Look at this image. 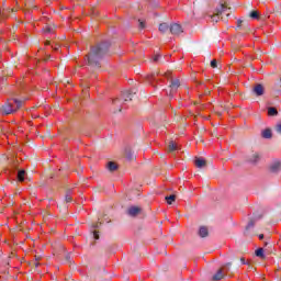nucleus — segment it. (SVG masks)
<instances>
[{"mask_svg": "<svg viewBox=\"0 0 281 281\" xmlns=\"http://www.w3.org/2000/svg\"><path fill=\"white\" fill-rule=\"evenodd\" d=\"M109 47H111L109 42H102L95 46H92L90 53L87 55L88 65H90V67L100 69V60H102V58L109 52Z\"/></svg>", "mask_w": 281, "mask_h": 281, "instance_id": "1", "label": "nucleus"}, {"mask_svg": "<svg viewBox=\"0 0 281 281\" xmlns=\"http://www.w3.org/2000/svg\"><path fill=\"white\" fill-rule=\"evenodd\" d=\"M21 104H22V102L16 99H9L5 102V104H3L0 108V112L2 113V115H10L12 113H16V111H19V109H21Z\"/></svg>", "mask_w": 281, "mask_h": 281, "instance_id": "2", "label": "nucleus"}, {"mask_svg": "<svg viewBox=\"0 0 281 281\" xmlns=\"http://www.w3.org/2000/svg\"><path fill=\"white\" fill-rule=\"evenodd\" d=\"M229 267H232V263H227L213 276V280L218 281L223 280L225 278V272L229 271Z\"/></svg>", "mask_w": 281, "mask_h": 281, "instance_id": "3", "label": "nucleus"}, {"mask_svg": "<svg viewBox=\"0 0 281 281\" xmlns=\"http://www.w3.org/2000/svg\"><path fill=\"white\" fill-rule=\"evenodd\" d=\"M179 87H181V81H179V79H171V83L169 86L170 98H172V95H175V93H177V89H179Z\"/></svg>", "mask_w": 281, "mask_h": 281, "instance_id": "4", "label": "nucleus"}, {"mask_svg": "<svg viewBox=\"0 0 281 281\" xmlns=\"http://www.w3.org/2000/svg\"><path fill=\"white\" fill-rule=\"evenodd\" d=\"M227 10V4H221L217 9V13L212 16V20L215 21L216 19H218V16H221V14H226V16H229V13H226Z\"/></svg>", "mask_w": 281, "mask_h": 281, "instance_id": "5", "label": "nucleus"}, {"mask_svg": "<svg viewBox=\"0 0 281 281\" xmlns=\"http://www.w3.org/2000/svg\"><path fill=\"white\" fill-rule=\"evenodd\" d=\"M170 32L173 34V36H179V34H183V29L181 27V24L173 23L170 26Z\"/></svg>", "mask_w": 281, "mask_h": 281, "instance_id": "6", "label": "nucleus"}, {"mask_svg": "<svg viewBox=\"0 0 281 281\" xmlns=\"http://www.w3.org/2000/svg\"><path fill=\"white\" fill-rule=\"evenodd\" d=\"M247 161L249 164H258V161H260V154L258 151H254L248 156Z\"/></svg>", "mask_w": 281, "mask_h": 281, "instance_id": "7", "label": "nucleus"}, {"mask_svg": "<svg viewBox=\"0 0 281 281\" xmlns=\"http://www.w3.org/2000/svg\"><path fill=\"white\" fill-rule=\"evenodd\" d=\"M270 172H280L281 170V161L280 160H274L270 164Z\"/></svg>", "mask_w": 281, "mask_h": 281, "instance_id": "8", "label": "nucleus"}, {"mask_svg": "<svg viewBox=\"0 0 281 281\" xmlns=\"http://www.w3.org/2000/svg\"><path fill=\"white\" fill-rule=\"evenodd\" d=\"M140 212H142V207L139 206H131L127 210L128 216H137V214H139Z\"/></svg>", "mask_w": 281, "mask_h": 281, "instance_id": "9", "label": "nucleus"}, {"mask_svg": "<svg viewBox=\"0 0 281 281\" xmlns=\"http://www.w3.org/2000/svg\"><path fill=\"white\" fill-rule=\"evenodd\" d=\"M254 93L257 94V95H263L265 93V86L263 85H260V83H257L254 89H252Z\"/></svg>", "mask_w": 281, "mask_h": 281, "instance_id": "10", "label": "nucleus"}, {"mask_svg": "<svg viewBox=\"0 0 281 281\" xmlns=\"http://www.w3.org/2000/svg\"><path fill=\"white\" fill-rule=\"evenodd\" d=\"M175 150H179V146H177V143H175V140H171L168 145V153H175Z\"/></svg>", "mask_w": 281, "mask_h": 281, "instance_id": "11", "label": "nucleus"}, {"mask_svg": "<svg viewBox=\"0 0 281 281\" xmlns=\"http://www.w3.org/2000/svg\"><path fill=\"white\" fill-rule=\"evenodd\" d=\"M122 98H123L124 102H128V101L133 100V92L125 91V92H123Z\"/></svg>", "mask_w": 281, "mask_h": 281, "instance_id": "12", "label": "nucleus"}, {"mask_svg": "<svg viewBox=\"0 0 281 281\" xmlns=\"http://www.w3.org/2000/svg\"><path fill=\"white\" fill-rule=\"evenodd\" d=\"M195 166L196 168H205L206 161L202 158H195Z\"/></svg>", "mask_w": 281, "mask_h": 281, "instance_id": "13", "label": "nucleus"}, {"mask_svg": "<svg viewBox=\"0 0 281 281\" xmlns=\"http://www.w3.org/2000/svg\"><path fill=\"white\" fill-rule=\"evenodd\" d=\"M261 136L263 137V139H271V137H272L271 130L270 128L265 130L261 133Z\"/></svg>", "mask_w": 281, "mask_h": 281, "instance_id": "14", "label": "nucleus"}, {"mask_svg": "<svg viewBox=\"0 0 281 281\" xmlns=\"http://www.w3.org/2000/svg\"><path fill=\"white\" fill-rule=\"evenodd\" d=\"M157 76H159V72H153L147 76L148 82H157Z\"/></svg>", "mask_w": 281, "mask_h": 281, "instance_id": "15", "label": "nucleus"}, {"mask_svg": "<svg viewBox=\"0 0 281 281\" xmlns=\"http://www.w3.org/2000/svg\"><path fill=\"white\" fill-rule=\"evenodd\" d=\"M106 168H108V170H110V172H115V170H117V164L110 161V162H108Z\"/></svg>", "mask_w": 281, "mask_h": 281, "instance_id": "16", "label": "nucleus"}, {"mask_svg": "<svg viewBox=\"0 0 281 281\" xmlns=\"http://www.w3.org/2000/svg\"><path fill=\"white\" fill-rule=\"evenodd\" d=\"M168 30H170V26H168V23H161L159 25V32H161V34H166V32H168Z\"/></svg>", "mask_w": 281, "mask_h": 281, "instance_id": "17", "label": "nucleus"}, {"mask_svg": "<svg viewBox=\"0 0 281 281\" xmlns=\"http://www.w3.org/2000/svg\"><path fill=\"white\" fill-rule=\"evenodd\" d=\"M165 199H166L168 205H172V203H175V201H177V195H175V194L167 195Z\"/></svg>", "mask_w": 281, "mask_h": 281, "instance_id": "18", "label": "nucleus"}, {"mask_svg": "<svg viewBox=\"0 0 281 281\" xmlns=\"http://www.w3.org/2000/svg\"><path fill=\"white\" fill-rule=\"evenodd\" d=\"M207 234H209L207 227H205V226L200 227L199 236H201V238H205L207 236Z\"/></svg>", "mask_w": 281, "mask_h": 281, "instance_id": "19", "label": "nucleus"}, {"mask_svg": "<svg viewBox=\"0 0 281 281\" xmlns=\"http://www.w3.org/2000/svg\"><path fill=\"white\" fill-rule=\"evenodd\" d=\"M18 180L23 183V181H25V170H20L18 172Z\"/></svg>", "mask_w": 281, "mask_h": 281, "instance_id": "20", "label": "nucleus"}, {"mask_svg": "<svg viewBox=\"0 0 281 281\" xmlns=\"http://www.w3.org/2000/svg\"><path fill=\"white\" fill-rule=\"evenodd\" d=\"M257 258H265V249L263 248H258L256 251H255Z\"/></svg>", "mask_w": 281, "mask_h": 281, "instance_id": "21", "label": "nucleus"}, {"mask_svg": "<svg viewBox=\"0 0 281 281\" xmlns=\"http://www.w3.org/2000/svg\"><path fill=\"white\" fill-rule=\"evenodd\" d=\"M268 115H270V116L278 115V110L276 108H269L268 109Z\"/></svg>", "mask_w": 281, "mask_h": 281, "instance_id": "22", "label": "nucleus"}, {"mask_svg": "<svg viewBox=\"0 0 281 281\" xmlns=\"http://www.w3.org/2000/svg\"><path fill=\"white\" fill-rule=\"evenodd\" d=\"M250 19H255V20L260 19V13L258 11H251Z\"/></svg>", "mask_w": 281, "mask_h": 281, "instance_id": "23", "label": "nucleus"}, {"mask_svg": "<svg viewBox=\"0 0 281 281\" xmlns=\"http://www.w3.org/2000/svg\"><path fill=\"white\" fill-rule=\"evenodd\" d=\"M112 103L114 104V106H122V99L116 98L112 101Z\"/></svg>", "mask_w": 281, "mask_h": 281, "instance_id": "24", "label": "nucleus"}, {"mask_svg": "<svg viewBox=\"0 0 281 281\" xmlns=\"http://www.w3.org/2000/svg\"><path fill=\"white\" fill-rule=\"evenodd\" d=\"M211 67H212L213 69H216V67H218V63L216 61V59H213V60L211 61Z\"/></svg>", "mask_w": 281, "mask_h": 281, "instance_id": "25", "label": "nucleus"}, {"mask_svg": "<svg viewBox=\"0 0 281 281\" xmlns=\"http://www.w3.org/2000/svg\"><path fill=\"white\" fill-rule=\"evenodd\" d=\"M93 238L94 240H100V235L98 234L97 231H93Z\"/></svg>", "mask_w": 281, "mask_h": 281, "instance_id": "26", "label": "nucleus"}, {"mask_svg": "<svg viewBox=\"0 0 281 281\" xmlns=\"http://www.w3.org/2000/svg\"><path fill=\"white\" fill-rule=\"evenodd\" d=\"M100 225H102V223L97 222V223L92 224V228L98 229V227H100Z\"/></svg>", "mask_w": 281, "mask_h": 281, "instance_id": "27", "label": "nucleus"}, {"mask_svg": "<svg viewBox=\"0 0 281 281\" xmlns=\"http://www.w3.org/2000/svg\"><path fill=\"white\" fill-rule=\"evenodd\" d=\"M276 131L281 135V123L277 124Z\"/></svg>", "mask_w": 281, "mask_h": 281, "instance_id": "28", "label": "nucleus"}, {"mask_svg": "<svg viewBox=\"0 0 281 281\" xmlns=\"http://www.w3.org/2000/svg\"><path fill=\"white\" fill-rule=\"evenodd\" d=\"M159 58H161V55H155L154 56V63H158Z\"/></svg>", "mask_w": 281, "mask_h": 281, "instance_id": "29", "label": "nucleus"}, {"mask_svg": "<svg viewBox=\"0 0 281 281\" xmlns=\"http://www.w3.org/2000/svg\"><path fill=\"white\" fill-rule=\"evenodd\" d=\"M72 199L71 195L67 194L66 195V203H71Z\"/></svg>", "mask_w": 281, "mask_h": 281, "instance_id": "30", "label": "nucleus"}, {"mask_svg": "<svg viewBox=\"0 0 281 281\" xmlns=\"http://www.w3.org/2000/svg\"><path fill=\"white\" fill-rule=\"evenodd\" d=\"M240 262H241V265H249V262L246 261L245 258H243V257L240 258Z\"/></svg>", "mask_w": 281, "mask_h": 281, "instance_id": "31", "label": "nucleus"}, {"mask_svg": "<svg viewBox=\"0 0 281 281\" xmlns=\"http://www.w3.org/2000/svg\"><path fill=\"white\" fill-rule=\"evenodd\" d=\"M139 27H140V30H144V27H146V25L144 24V22H140V23H139Z\"/></svg>", "mask_w": 281, "mask_h": 281, "instance_id": "32", "label": "nucleus"}, {"mask_svg": "<svg viewBox=\"0 0 281 281\" xmlns=\"http://www.w3.org/2000/svg\"><path fill=\"white\" fill-rule=\"evenodd\" d=\"M241 23H243V21H240V20L237 21L238 27H240Z\"/></svg>", "mask_w": 281, "mask_h": 281, "instance_id": "33", "label": "nucleus"}, {"mask_svg": "<svg viewBox=\"0 0 281 281\" xmlns=\"http://www.w3.org/2000/svg\"><path fill=\"white\" fill-rule=\"evenodd\" d=\"M262 238H265V235H263V234H260V235H259V240H262Z\"/></svg>", "mask_w": 281, "mask_h": 281, "instance_id": "34", "label": "nucleus"}, {"mask_svg": "<svg viewBox=\"0 0 281 281\" xmlns=\"http://www.w3.org/2000/svg\"><path fill=\"white\" fill-rule=\"evenodd\" d=\"M166 78H170V72L165 74Z\"/></svg>", "mask_w": 281, "mask_h": 281, "instance_id": "35", "label": "nucleus"}, {"mask_svg": "<svg viewBox=\"0 0 281 281\" xmlns=\"http://www.w3.org/2000/svg\"><path fill=\"white\" fill-rule=\"evenodd\" d=\"M35 267H40L41 266V263L38 262V261H35Z\"/></svg>", "mask_w": 281, "mask_h": 281, "instance_id": "36", "label": "nucleus"}, {"mask_svg": "<svg viewBox=\"0 0 281 281\" xmlns=\"http://www.w3.org/2000/svg\"><path fill=\"white\" fill-rule=\"evenodd\" d=\"M45 32H52V30H50L49 27H47V29L45 30Z\"/></svg>", "mask_w": 281, "mask_h": 281, "instance_id": "37", "label": "nucleus"}, {"mask_svg": "<svg viewBox=\"0 0 281 281\" xmlns=\"http://www.w3.org/2000/svg\"><path fill=\"white\" fill-rule=\"evenodd\" d=\"M252 226H254V224H251V223L248 224V227H252Z\"/></svg>", "mask_w": 281, "mask_h": 281, "instance_id": "38", "label": "nucleus"}, {"mask_svg": "<svg viewBox=\"0 0 281 281\" xmlns=\"http://www.w3.org/2000/svg\"><path fill=\"white\" fill-rule=\"evenodd\" d=\"M119 112H122V108H119Z\"/></svg>", "mask_w": 281, "mask_h": 281, "instance_id": "39", "label": "nucleus"}, {"mask_svg": "<svg viewBox=\"0 0 281 281\" xmlns=\"http://www.w3.org/2000/svg\"><path fill=\"white\" fill-rule=\"evenodd\" d=\"M46 45H49V42H46Z\"/></svg>", "mask_w": 281, "mask_h": 281, "instance_id": "40", "label": "nucleus"}]
</instances>
